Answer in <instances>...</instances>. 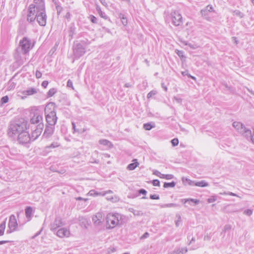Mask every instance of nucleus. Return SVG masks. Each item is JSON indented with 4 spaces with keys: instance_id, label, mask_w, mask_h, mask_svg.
<instances>
[{
    "instance_id": "nucleus-1",
    "label": "nucleus",
    "mask_w": 254,
    "mask_h": 254,
    "mask_svg": "<svg viewBox=\"0 0 254 254\" xmlns=\"http://www.w3.org/2000/svg\"><path fill=\"white\" fill-rule=\"evenodd\" d=\"M27 129V123L18 122L11 123L8 127L7 135L13 140H16L19 134Z\"/></svg>"
},
{
    "instance_id": "nucleus-2",
    "label": "nucleus",
    "mask_w": 254,
    "mask_h": 254,
    "mask_svg": "<svg viewBox=\"0 0 254 254\" xmlns=\"http://www.w3.org/2000/svg\"><path fill=\"white\" fill-rule=\"evenodd\" d=\"M40 5L45 7L43 0H34L33 3L29 5L27 15V20L28 22L31 23L35 20L36 16L39 13L38 8Z\"/></svg>"
},
{
    "instance_id": "nucleus-3",
    "label": "nucleus",
    "mask_w": 254,
    "mask_h": 254,
    "mask_svg": "<svg viewBox=\"0 0 254 254\" xmlns=\"http://www.w3.org/2000/svg\"><path fill=\"white\" fill-rule=\"evenodd\" d=\"M45 114L48 125L54 126L57 123V117L55 107L53 103H49L46 105L45 108Z\"/></svg>"
},
{
    "instance_id": "nucleus-4",
    "label": "nucleus",
    "mask_w": 254,
    "mask_h": 254,
    "mask_svg": "<svg viewBox=\"0 0 254 254\" xmlns=\"http://www.w3.org/2000/svg\"><path fill=\"white\" fill-rule=\"evenodd\" d=\"M120 216L119 213H109L106 216L107 228L112 229L119 223V218Z\"/></svg>"
},
{
    "instance_id": "nucleus-5",
    "label": "nucleus",
    "mask_w": 254,
    "mask_h": 254,
    "mask_svg": "<svg viewBox=\"0 0 254 254\" xmlns=\"http://www.w3.org/2000/svg\"><path fill=\"white\" fill-rule=\"evenodd\" d=\"M233 126L244 137L250 135L251 130L247 128L245 125L241 123L235 122L233 123Z\"/></svg>"
},
{
    "instance_id": "nucleus-6",
    "label": "nucleus",
    "mask_w": 254,
    "mask_h": 254,
    "mask_svg": "<svg viewBox=\"0 0 254 254\" xmlns=\"http://www.w3.org/2000/svg\"><path fill=\"white\" fill-rule=\"evenodd\" d=\"M39 13L36 16V19L40 26H44L47 22V15L45 7L42 5L38 7Z\"/></svg>"
},
{
    "instance_id": "nucleus-7",
    "label": "nucleus",
    "mask_w": 254,
    "mask_h": 254,
    "mask_svg": "<svg viewBox=\"0 0 254 254\" xmlns=\"http://www.w3.org/2000/svg\"><path fill=\"white\" fill-rule=\"evenodd\" d=\"M31 41L27 37H24L19 42L23 55H26L29 52L31 47Z\"/></svg>"
},
{
    "instance_id": "nucleus-8",
    "label": "nucleus",
    "mask_w": 254,
    "mask_h": 254,
    "mask_svg": "<svg viewBox=\"0 0 254 254\" xmlns=\"http://www.w3.org/2000/svg\"><path fill=\"white\" fill-rule=\"evenodd\" d=\"M16 140L18 141L19 143L21 144L28 143L32 140L30 135L26 130H24V131H23L21 133L19 134Z\"/></svg>"
},
{
    "instance_id": "nucleus-9",
    "label": "nucleus",
    "mask_w": 254,
    "mask_h": 254,
    "mask_svg": "<svg viewBox=\"0 0 254 254\" xmlns=\"http://www.w3.org/2000/svg\"><path fill=\"white\" fill-rule=\"evenodd\" d=\"M172 23L176 26L181 25L183 23L182 16L177 11H174L171 14Z\"/></svg>"
},
{
    "instance_id": "nucleus-10",
    "label": "nucleus",
    "mask_w": 254,
    "mask_h": 254,
    "mask_svg": "<svg viewBox=\"0 0 254 254\" xmlns=\"http://www.w3.org/2000/svg\"><path fill=\"white\" fill-rule=\"evenodd\" d=\"M8 226L9 230L7 231V233H11L16 230L18 223L15 216L13 214L11 215L9 217Z\"/></svg>"
},
{
    "instance_id": "nucleus-11",
    "label": "nucleus",
    "mask_w": 254,
    "mask_h": 254,
    "mask_svg": "<svg viewBox=\"0 0 254 254\" xmlns=\"http://www.w3.org/2000/svg\"><path fill=\"white\" fill-rule=\"evenodd\" d=\"M44 126L43 124H40L37 125L36 129L32 132L31 135L30 136L32 140H35L41 134Z\"/></svg>"
},
{
    "instance_id": "nucleus-12",
    "label": "nucleus",
    "mask_w": 254,
    "mask_h": 254,
    "mask_svg": "<svg viewBox=\"0 0 254 254\" xmlns=\"http://www.w3.org/2000/svg\"><path fill=\"white\" fill-rule=\"evenodd\" d=\"M104 220V219L103 218L102 213L101 212L97 213L95 215H93L92 217V221L96 226L101 225Z\"/></svg>"
},
{
    "instance_id": "nucleus-13",
    "label": "nucleus",
    "mask_w": 254,
    "mask_h": 254,
    "mask_svg": "<svg viewBox=\"0 0 254 254\" xmlns=\"http://www.w3.org/2000/svg\"><path fill=\"white\" fill-rule=\"evenodd\" d=\"M14 56L15 61L18 65L23 64L27 60L26 55L22 56L21 54L19 52L18 49L16 50Z\"/></svg>"
},
{
    "instance_id": "nucleus-14",
    "label": "nucleus",
    "mask_w": 254,
    "mask_h": 254,
    "mask_svg": "<svg viewBox=\"0 0 254 254\" xmlns=\"http://www.w3.org/2000/svg\"><path fill=\"white\" fill-rule=\"evenodd\" d=\"M43 117L40 113L36 112L34 114L33 117L31 119L30 122L32 124H43Z\"/></svg>"
},
{
    "instance_id": "nucleus-15",
    "label": "nucleus",
    "mask_w": 254,
    "mask_h": 254,
    "mask_svg": "<svg viewBox=\"0 0 254 254\" xmlns=\"http://www.w3.org/2000/svg\"><path fill=\"white\" fill-rule=\"evenodd\" d=\"M62 225V219L60 218H57L55 219L53 223L51 224V230L54 231L58 227H61Z\"/></svg>"
},
{
    "instance_id": "nucleus-16",
    "label": "nucleus",
    "mask_w": 254,
    "mask_h": 254,
    "mask_svg": "<svg viewBox=\"0 0 254 254\" xmlns=\"http://www.w3.org/2000/svg\"><path fill=\"white\" fill-rule=\"evenodd\" d=\"M57 235L60 238L68 237L69 235V231L65 228H61L57 231Z\"/></svg>"
},
{
    "instance_id": "nucleus-17",
    "label": "nucleus",
    "mask_w": 254,
    "mask_h": 254,
    "mask_svg": "<svg viewBox=\"0 0 254 254\" xmlns=\"http://www.w3.org/2000/svg\"><path fill=\"white\" fill-rule=\"evenodd\" d=\"M54 127L53 126H47L45 128L43 136L46 138H48L52 135L54 132Z\"/></svg>"
},
{
    "instance_id": "nucleus-18",
    "label": "nucleus",
    "mask_w": 254,
    "mask_h": 254,
    "mask_svg": "<svg viewBox=\"0 0 254 254\" xmlns=\"http://www.w3.org/2000/svg\"><path fill=\"white\" fill-rule=\"evenodd\" d=\"M33 214V209L31 206H27L25 209V215L27 218L28 219V221H29Z\"/></svg>"
},
{
    "instance_id": "nucleus-19",
    "label": "nucleus",
    "mask_w": 254,
    "mask_h": 254,
    "mask_svg": "<svg viewBox=\"0 0 254 254\" xmlns=\"http://www.w3.org/2000/svg\"><path fill=\"white\" fill-rule=\"evenodd\" d=\"M37 92V90L35 88H30L23 92V94L25 95H32Z\"/></svg>"
},
{
    "instance_id": "nucleus-20",
    "label": "nucleus",
    "mask_w": 254,
    "mask_h": 254,
    "mask_svg": "<svg viewBox=\"0 0 254 254\" xmlns=\"http://www.w3.org/2000/svg\"><path fill=\"white\" fill-rule=\"evenodd\" d=\"M212 9H213L212 6L208 5L204 9H202L201 10V11H200L201 14H202V15L205 16L208 14L207 12L211 11Z\"/></svg>"
},
{
    "instance_id": "nucleus-21",
    "label": "nucleus",
    "mask_w": 254,
    "mask_h": 254,
    "mask_svg": "<svg viewBox=\"0 0 254 254\" xmlns=\"http://www.w3.org/2000/svg\"><path fill=\"white\" fill-rule=\"evenodd\" d=\"M73 51L75 55H78L79 52V43H78L77 41L74 43Z\"/></svg>"
},
{
    "instance_id": "nucleus-22",
    "label": "nucleus",
    "mask_w": 254,
    "mask_h": 254,
    "mask_svg": "<svg viewBox=\"0 0 254 254\" xmlns=\"http://www.w3.org/2000/svg\"><path fill=\"white\" fill-rule=\"evenodd\" d=\"M133 161H134V162L129 164L127 167V169L129 170H134L139 165V163L137 162L136 159H134Z\"/></svg>"
},
{
    "instance_id": "nucleus-23",
    "label": "nucleus",
    "mask_w": 254,
    "mask_h": 254,
    "mask_svg": "<svg viewBox=\"0 0 254 254\" xmlns=\"http://www.w3.org/2000/svg\"><path fill=\"white\" fill-rule=\"evenodd\" d=\"M89 225L88 220L87 218H82L80 219V226L82 227H84V228H87L88 226Z\"/></svg>"
},
{
    "instance_id": "nucleus-24",
    "label": "nucleus",
    "mask_w": 254,
    "mask_h": 254,
    "mask_svg": "<svg viewBox=\"0 0 254 254\" xmlns=\"http://www.w3.org/2000/svg\"><path fill=\"white\" fill-rule=\"evenodd\" d=\"M182 202H184V203H186L187 202H189L190 204V202H193L195 203V204H197L199 202V200L198 199H195L193 198H188V199H184L182 200Z\"/></svg>"
},
{
    "instance_id": "nucleus-25",
    "label": "nucleus",
    "mask_w": 254,
    "mask_h": 254,
    "mask_svg": "<svg viewBox=\"0 0 254 254\" xmlns=\"http://www.w3.org/2000/svg\"><path fill=\"white\" fill-rule=\"evenodd\" d=\"M6 220L1 223L0 224V236H2L4 234V230L5 228Z\"/></svg>"
},
{
    "instance_id": "nucleus-26",
    "label": "nucleus",
    "mask_w": 254,
    "mask_h": 254,
    "mask_svg": "<svg viewBox=\"0 0 254 254\" xmlns=\"http://www.w3.org/2000/svg\"><path fill=\"white\" fill-rule=\"evenodd\" d=\"M119 18L121 19L122 22L124 25H126L127 24V20L125 15L122 13H120L119 15Z\"/></svg>"
},
{
    "instance_id": "nucleus-27",
    "label": "nucleus",
    "mask_w": 254,
    "mask_h": 254,
    "mask_svg": "<svg viewBox=\"0 0 254 254\" xmlns=\"http://www.w3.org/2000/svg\"><path fill=\"white\" fill-rule=\"evenodd\" d=\"M194 184L195 186L201 187H204L208 186V184L205 182L204 181L197 182L195 183H194Z\"/></svg>"
},
{
    "instance_id": "nucleus-28",
    "label": "nucleus",
    "mask_w": 254,
    "mask_h": 254,
    "mask_svg": "<svg viewBox=\"0 0 254 254\" xmlns=\"http://www.w3.org/2000/svg\"><path fill=\"white\" fill-rule=\"evenodd\" d=\"M233 15L238 16L241 18H243L244 16V14L239 10H235L233 11Z\"/></svg>"
},
{
    "instance_id": "nucleus-29",
    "label": "nucleus",
    "mask_w": 254,
    "mask_h": 254,
    "mask_svg": "<svg viewBox=\"0 0 254 254\" xmlns=\"http://www.w3.org/2000/svg\"><path fill=\"white\" fill-rule=\"evenodd\" d=\"M99 143L105 146H110L112 145L111 142L107 139H101L99 140Z\"/></svg>"
},
{
    "instance_id": "nucleus-30",
    "label": "nucleus",
    "mask_w": 254,
    "mask_h": 254,
    "mask_svg": "<svg viewBox=\"0 0 254 254\" xmlns=\"http://www.w3.org/2000/svg\"><path fill=\"white\" fill-rule=\"evenodd\" d=\"M129 211L136 216H141L143 215V213L141 211L135 210L132 208L129 209Z\"/></svg>"
},
{
    "instance_id": "nucleus-31",
    "label": "nucleus",
    "mask_w": 254,
    "mask_h": 254,
    "mask_svg": "<svg viewBox=\"0 0 254 254\" xmlns=\"http://www.w3.org/2000/svg\"><path fill=\"white\" fill-rule=\"evenodd\" d=\"M15 85L16 84L14 82L12 81L11 80H10L8 83L7 88L9 90H12L15 88Z\"/></svg>"
},
{
    "instance_id": "nucleus-32",
    "label": "nucleus",
    "mask_w": 254,
    "mask_h": 254,
    "mask_svg": "<svg viewBox=\"0 0 254 254\" xmlns=\"http://www.w3.org/2000/svg\"><path fill=\"white\" fill-rule=\"evenodd\" d=\"M176 183L174 182H172L171 183H164L163 187L165 188H167L169 187L173 188L175 186Z\"/></svg>"
},
{
    "instance_id": "nucleus-33",
    "label": "nucleus",
    "mask_w": 254,
    "mask_h": 254,
    "mask_svg": "<svg viewBox=\"0 0 254 254\" xmlns=\"http://www.w3.org/2000/svg\"><path fill=\"white\" fill-rule=\"evenodd\" d=\"M253 133L252 134V131L251 130V134L250 136H245V138L247 139H250L252 142L254 143V127H253Z\"/></svg>"
},
{
    "instance_id": "nucleus-34",
    "label": "nucleus",
    "mask_w": 254,
    "mask_h": 254,
    "mask_svg": "<svg viewBox=\"0 0 254 254\" xmlns=\"http://www.w3.org/2000/svg\"><path fill=\"white\" fill-rule=\"evenodd\" d=\"M60 146V143H59L58 142H53L49 146H47L45 148L46 149H48V148H55L56 147H58Z\"/></svg>"
},
{
    "instance_id": "nucleus-35",
    "label": "nucleus",
    "mask_w": 254,
    "mask_h": 254,
    "mask_svg": "<svg viewBox=\"0 0 254 254\" xmlns=\"http://www.w3.org/2000/svg\"><path fill=\"white\" fill-rule=\"evenodd\" d=\"M183 249L175 250L174 251L169 253L168 254H183Z\"/></svg>"
},
{
    "instance_id": "nucleus-36",
    "label": "nucleus",
    "mask_w": 254,
    "mask_h": 254,
    "mask_svg": "<svg viewBox=\"0 0 254 254\" xmlns=\"http://www.w3.org/2000/svg\"><path fill=\"white\" fill-rule=\"evenodd\" d=\"M154 127V126H152L150 123H146L143 125L144 128L147 130H149Z\"/></svg>"
},
{
    "instance_id": "nucleus-37",
    "label": "nucleus",
    "mask_w": 254,
    "mask_h": 254,
    "mask_svg": "<svg viewBox=\"0 0 254 254\" xmlns=\"http://www.w3.org/2000/svg\"><path fill=\"white\" fill-rule=\"evenodd\" d=\"M56 92V90L55 88H52L50 89L48 92V96L49 97H52Z\"/></svg>"
},
{
    "instance_id": "nucleus-38",
    "label": "nucleus",
    "mask_w": 254,
    "mask_h": 254,
    "mask_svg": "<svg viewBox=\"0 0 254 254\" xmlns=\"http://www.w3.org/2000/svg\"><path fill=\"white\" fill-rule=\"evenodd\" d=\"M8 97L7 96H3L1 98L0 102H1L2 104L6 103L7 102H8Z\"/></svg>"
},
{
    "instance_id": "nucleus-39",
    "label": "nucleus",
    "mask_w": 254,
    "mask_h": 254,
    "mask_svg": "<svg viewBox=\"0 0 254 254\" xmlns=\"http://www.w3.org/2000/svg\"><path fill=\"white\" fill-rule=\"evenodd\" d=\"M55 4H56V9L57 10V13H58V14H60V13L63 10V8L60 5H58V3L56 2L55 3Z\"/></svg>"
},
{
    "instance_id": "nucleus-40",
    "label": "nucleus",
    "mask_w": 254,
    "mask_h": 254,
    "mask_svg": "<svg viewBox=\"0 0 254 254\" xmlns=\"http://www.w3.org/2000/svg\"><path fill=\"white\" fill-rule=\"evenodd\" d=\"M182 182H183V183H185V181H187L189 183V184L190 185H191L192 184L194 183V182L191 181L190 180L188 179V178H185V177H183L182 179Z\"/></svg>"
},
{
    "instance_id": "nucleus-41",
    "label": "nucleus",
    "mask_w": 254,
    "mask_h": 254,
    "mask_svg": "<svg viewBox=\"0 0 254 254\" xmlns=\"http://www.w3.org/2000/svg\"><path fill=\"white\" fill-rule=\"evenodd\" d=\"M157 93L156 91L152 90L149 92L147 95V98H150L152 97L153 96L155 95Z\"/></svg>"
},
{
    "instance_id": "nucleus-42",
    "label": "nucleus",
    "mask_w": 254,
    "mask_h": 254,
    "mask_svg": "<svg viewBox=\"0 0 254 254\" xmlns=\"http://www.w3.org/2000/svg\"><path fill=\"white\" fill-rule=\"evenodd\" d=\"M113 193V191L112 190H108L107 191H104L103 192L96 193V195L100 194V195L104 196V195H106L107 193Z\"/></svg>"
},
{
    "instance_id": "nucleus-43",
    "label": "nucleus",
    "mask_w": 254,
    "mask_h": 254,
    "mask_svg": "<svg viewBox=\"0 0 254 254\" xmlns=\"http://www.w3.org/2000/svg\"><path fill=\"white\" fill-rule=\"evenodd\" d=\"M171 143L173 146H177L179 143V140L178 138H174L171 140Z\"/></svg>"
},
{
    "instance_id": "nucleus-44",
    "label": "nucleus",
    "mask_w": 254,
    "mask_h": 254,
    "mask_svg": "<svg viewBox=\"0 0 254 254\" xmlns=\"http://www.w3.org/2000/svg\"><path fill=\"white\" fill-rule=\"evenodd\" d=\"M96 10L97 11H98V13L99 14V15L102 17H104V16H103V14H104L101 10V8L98 6L97 5L96 6Z\"/></svg>"
},
{
    "instance_id": "nucleus-45",
    "label": "nucleus",
    "mask_w": 254,
    "mask_h": 254,
    "mask_svg": "<svg viewBox=\"0 0 254 254\" xmlns=\"http://www.w3.org/2000/svg\"><path fill=\"white\" fill-rule=\"evenodd\" d=\"M107 199L108 200L111 201L112 202H115L118 200V197H114L113 196H108V197H107Z\"/></svg>"
},
{
    "instance_id": "nucleus-46",
    "label": "nucleus",
    "mask_w": 254,
    "mask_h": 254,
    "mask_svg": "<svg viewBox=\"0 0 254 254\" xmlns=\"http://www.w3.org/2000/svg\"><path fill=\"white\" fill-rule=\"evenodd\" d=\"M176 54L179 56L180 58H185L183 55V52L182 51H179L178 50H176Z\"/></svg>"
},
{
    "instance_id": "nucleus-47",
    "label": "nucleus",
    "mask_w": 254,
    "mask_h": 254,
    "mask_svg": "<svg viewBox=\"0 0 254 254\" xmlns=\"http://www.w3.org/2000/svg\"><path fill=\"white\" fill-rule=\"evenodd\" d=\"M173 100L176 101L178 103L181 104L182 99L181 98H178L177 96H174Z\"/></svg>"
},
{
    "instance_id": "nucleus-48",
    "label": "nucleus",
    "mask_w": 254,
    "mask_h": 254,
    "mask_svg": "<svg viewBox=\"0 0 254 254\" xmlns=\"http://www.w3.org/2000/svg\"><path fill=\"white\" fill-rule=\"evenodd\" d=\"M152 184L154 186H160V182L158 180H154L152 181Z\"/></svg>"
},
{
    "instance_id": "nucleus-49",
    "label": "nucleus",
    "mask_w": 254,
    "mask_h": 254,
    "mask_svg": "<svg viewBox=\"0 0 254 254\" xmlns=\"http://www.w3.org/2000/svg\"><path fill=\"white\" fill-rule=\"evenodd\" d=\"M252 213H253V211H252V210H251V209H247V210H246L244 211V213L245 214L247 215H248V216H250V215H252Z\"/></svg>"
},
{
    "instance_id": "nucleus-50",
    "label": "nucleus",
    "mask_w": 254,
    "mask_h": 254,
    "mask_svg": "<svg viewBox=\"0 0 254 254\" xmlns=\"http://www.w3.org/2000/svg\"><path fill=\"white\" fill-rule=\"evenodd\" d=\"M72 129H73V133H74L75 132H78V129L76 128L75 124L74 122H72Z\"/></svg>"
},
{
    "instance_id": "nucleus-51",
    "label": "nucleus",
    "mask_w": 254,
    "mask_h": 254,
    "mask_svg": "<svg viewBox=\"0 0 254 254\" xmlns=\"http://www.w3.org/2000/svg\"><path fill=\"white\" fill-rule=\"evenodd\" d=\"M150 198L152 199H159V196L157 194H151L150 196Z\"/></svg>"
},
{
    "instance_id": "nucleus-52",
    "label": "nucleus",
    "mask_w": 254,
    "mask_h": 254,
    "mask_svg": "<svg viewBox=\"0 0 254 254\" xmlns=\"http://www.w3.org/2000/svg\"><path fill=\"white\" fill-rule=\"evenodd\" d=\"M165 206L167 207H177L178 205V204H175V203H169V204H167L165 205Z\"/></svg>"
},
{
    "instance_id": "nucleus-53",
    "label": "nucleus",
    "mask_w": 254,
    "mask_h": 254,
    "mask_svg": "<svg viewBox=\"0 0 254 254\" xmlns=\"http://www.w3.org/2000/svg\"><path fill=\"white\" fill-rule=\"evenodd\" d=\"M231 229V226L229 224H227L224 226V230L225 231H228L230 230Z\"/></svg>"
},
{
    "instance_id": "nucleus-54",
    "label": "nucleus",
    "mask_w": 254,
    "mask_h": 254,
    "mask_svg": "<svg viewBox=\"0 0 254 254\" xmlns=\"http://www.w3.org/2000/svg\"><path fill=\"white\" fill-rule=\"evenodd\" d=\"M35 75L37 78H40L42 76V73L40 71L37 70L36 71Z\"/></svg>"
},
{
    "instance_id": "nucleus-55",
    "label": "nucleus",
    "mask_w": 254,
    "mask_h": 254,
    "mask_svg": "<svg viewBox=\"0 0 254 254\" xmlns=\"http://www.w3.org/2000/svg\"><path fill=\"white\" fill-rule=\"evenodd\" d=\"M153 174L158 177H160L161 175V173L157 170H154L153 172Z\"/></svg>"
},
{
    "instance_id": "nucleus-56",
    "label": "nucleus",
    "mask_w": 254,
    "mask_h": 254,
    "mask_svg": "<svg viewBox=\"0 0 254 254\" xmlns=\"http://www.w3.org/2000/svg\"><path fill=\"white\" fill-rule=\"evenodd\" d=\"M149 236V234L148 232H145L141 237L140 239H144L148 238Z\"/></svg>"
},
{
    "instance_id": "nucleus-57",
    "label": "nucleus",
    "mask_w": 254,
    "mask_h": 254,
    "mask_svg": "<svg viewBox=\"0 0 254 254\" xmlns=\"http://www.w3.org/2000/svg\"><path fill=\"white\" fill-rule=\"evenodd\" d=\"M90 20L93 23H97V18L95 16L92 15L90 17Z\"/></svg>"
},
{
    "instance_id": "nucleus-58",
    "label": "nucleus",
    "mask_w": 254,
    "mask_h": 254,
    "mask_svg": "<svg viewBox=\"0 0 254 254\" xmlns=\"http://www.w3.org/2000/svg\"><path fill=\"white\" fill-rule=\"evenodd\" d=\"M67 86L68 87H71L73 89V85H72V82L70 79H69L67 81Z\"/></svg>"
},
{
    "instance_id": "nucleus-59",
    "label": "nucleus",
    "mask_w": 254,
    "mask_h": 254,
    "mask_svg": "<svg viewBox=\"0 0 254 254\" xmlns=\"http://www.w3.org/2000/svg\"><path fill=\"white\" fill-rule=\"evenodd\" d=\"M174 178V176L172 174H168L165 175V179L167 180H170Z\"/></svg>"
},
{
    "instance_id": "nucleus-60",
    "label": "nucleus",
    "mask_w": 254,
    "mask_h": 254,
    "mask_svg": "<svg viewBox=\"0 0 254 254\" xmlns=\"http://www.w3.org/2000/svg\"><path fill=\"white\" fill-rule=\"evenodd\" d=\"M138 192H139V193L143 194L144 195H146V193H147L146 190H144V189H140V190H138Z\"/></svg>"
},
{
    "instance_id": "nucleus-61",
    "label": "nucleus",
    "mask_w": 254,
    "mask_h": 254,
    "mask_svg": "<svg viewBox=\"0 0 254 254\" xmlns=\"http://www.w3.org/2000/svg\"><path fill=\"white\" fill-rule=\"evenodd\" d=\"M48 81H44L42 83V86L44 87V88H46L47 86H48Z\"/></svg>"
},
{
    "instance_id": "nucleus-62",
    "label": "nucleus",
    "mask_w": 254,
    "mask_h": 254,
    "mask_svg": "<svg viewBox=\"0 0 254 254\" xmlns=\"http://www.w3.org/2000/svg\"><path fill=\"white\" fill-rule=\"evenodd\" d=\"M188 45H189V46L190 48H191V49H196V48H198V46H196V45H192V44H188Z\"/></svg>"
},
{
    "instance_id": "nucleus-63",
    "label": "nucleus",
    "mask_w": 254,
    "mask_h": 254,
    "mask_svg": "<svg viewBox=\"0 0 254 254\" xmlns=\"http://www.w3.org/2000/svg\"><path fill=\"white\" fill-rule=\"evenodd\" d=\"M228 195H232V196H237V197H240L239 195H238L237 194L234 193L232 192H228Z\"/></svg>"
},
{
    "instance_id": "nucleus-64",
    "label": "nucleus",
    "mask_w": 254,
    "mask_h": 254,
    "mask_svg": "<svg viewBox=\"0 0 254 254\" xmlns=\"http://www.w3.org/2000/svg\"><path fill=\"white\" fill-rule=\"evenodd\" d=\"M100 1V2H101V3L104 5V6H107V2H106L105 0H99Z\"/></svg>"
}]
</instances>
